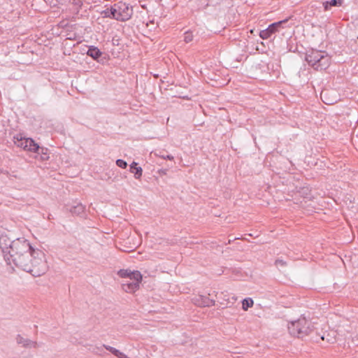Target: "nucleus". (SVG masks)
I'll return each mask as SVG.
<instances>
[{
  "label": "nucleus",
  "instance_id": "obj_1",
  "mask_svg": "<svg viewBox=\"0 0 358 358\" xmlns=\"http://www.w3.org/2000/svg\"><path fill=\"white\" fill-rule=\"evenodd\" d=\"M0 248L3 254L5 261L13 270L14 269V266L12 265L13 262L22 264V256L31 250H36L24 238H18L10 241L7 236L0 238Z\"/></svg>",
  "mask_w": 358,
  "mask_h": 358
},
{
  "label": "nucleus",
  "instance_id": "obj_2",
  "mask_svg": "<svg viewBox=\"0 0 358 358\" xmlns=\"http://www.w3.org/2000/svg\"><path fill=\"white\" fill-rule=\"evenodd\" d=\"M21 258L22 264L13 262L12 265L29 273L34 277L43 275L48 269L45 254L39 249L31 250Z\"/></svg>",
  "mask_w": 358,
  "mask_h": 358
},
{
  "label": "nucleus",
  "instance_id": "obj_3",
  "mask_svg": "<svg viewBox=\"0 0 358 358\" xmlns=\"http://www.w3.org/2000/svg\"><path fill=\"white\" fill-rule=\"evenodd\" d=\"M305 59L316 71L326 70L331 64V57L326 52L314 49L306 52Z\"/></svg>",
  "mask_w": 358,
  "mask_h": 358
},
{
  "label": "nucleus",
  "instance_id": "obj_4",
  "mask_svg": "<svg viewBox=\"0 0 358 358\" xmlns=\"http://www.w3.org/2000/svg\"><path fill=\"white\" fill-rule=\"evenodd\" d=\"M289 334L297 338H303L308 336L314 329L313 323L305 317H301L296 320L288 323Z\"/></svg>",
  "mask_w": 358,
  "mask_h": 358
},
{
  "label": "nucleus",
  "instance_id": "obj_5",
  "mask_svg": "<svg viewBox=\"0 0 358 358\" xmlns=\"http://www.w3.org/2000/svg\"><path fill=\"white\" fill-rule=\"evenodd\" d=\"M293 17V15H291L285 20L271 24L266 29L260 31L259 36L264 40L268 39L276 32L280 31L282 29L291 27L294 24H288V22L292 20Z\"/></svg>",
  "mask_w": 358,
  "mask_h": 358
},
{
  "label": "nucleus",
  "instance_id": "obj_6",
  "mask_svg": "<svg viewBox=\"0 0 358 358\" xmlns=\"http://www.w3.org/2000/svg\"><path fill=\"white\" fill-rule=\"evenodd\" d=\"M115 8V20L124 22L129 20L133 15V8L125 3L119 2L114 4Z\"/></svg>",
  "mask_w": 358,
  "mask_h": 358
},
{
  "label": "nucleus",
  "instance_id": "obj_7",
  "mask_svg": "<svg viewBox=\"0 0 358 358\" xmlns=\"http://www.w3.org/2000/svg\"><path fill=\"white\" fill-rule=\"evenodd\" d=\"M64 208L66 211L71 213L72 215L77 216H81L85 213V206L76 201L66 203L64 206Z\"/></svg>",
  "mask_w": 358,
  "mask_h": 358
},
{
  "label": "nucleus",
  "instance_id": "obj_8",
  "mask_svg": "<svg viewBox=\"0 0 358 358\" xmlns=\"http://www.w3.org/2000/svg\"><path fill=\"white\" fill-rule=\"evenodd\" d=\"M117 275L120 278H128L131 280L141 281L142 275L138 271H131L129 269H120L117 272Z\"/></svg>",
  "mask_w": 358,
  "mask_h": 358
},
{
  "label": "nucleus",
  "instance_id": "obj_9",
  "mask_svg": "<svg viewBox=\"0 0 358 358\" xmlns=\"http://www.w3.org/2000/svg\"><path fill=\"white\" fill-rule=\"evenodd\" d=\"M193 301L195 305L201 307H210L215 303L214 299H211L206 295H198L194 298Z\"/></svg>",
  "mask_w": 358,
  "mask_h": 358
},
{
  "label": "nucleus",
  "instance_id": "obj_10",
  "mask_svg": "<svg viewBox=\"0 0 358 358\" xmlns=\"http://www.w3.org/2000/svg\"><path fill=\"white\" fill-rule=\"evenodd\" d=\"M16 342L18 344L22 345V347L25 348H37L41 345L36 341H31L29 338H25L20 334H18L16 337Z\"/></svg>",
  "mask_w": 358,
  "mask_h": 358
},
{
  "label": "nucleus",
  "instance_id": "obj_11",
  "mask_svg": "<svg viewBox=\"0 0 358 358\" xmlns=\"http://www.w3.org/2000/svg\"><path fill=\"white\" fill-rule=\"evenodd\" d=\"M141 281L133 280L132 282H127L122 284V289L128 293H134L139 289V283Z\"/></svg>",
  "mask_w": 358,
  "mask_h": 358
},
{
  "label": "nucleus",
  "instance_id": "obj_12",
  "mask_svg": "<svg viewBox=\"0 0 358 358\" xmlns=\"http://www.w3.org/2000/svg\"><path fill=\"white\" fill-rule=\"evenodd\" d=\"M87 55L94 60L99 62V59L102 56L103 52L97 47L92 45L88 48Z\"/></svg>",
  "mask_w": 358,
  "mask_h": 358
},
{
  "label": "nucleus",
  "instance_id": "obj_13",
  "mask_svg": "<svg viewBox=\"0 0 358 358\" xmlns=\"http://www.w3.org/2000/svg\"><path fill=\"white\" fill-rule=\"evenodd\" d=\"M24 143L27 145V147H26L25 150H28L30 152L39 153L40 150V146L35 143V141L31 138H25Z\"/></svg>",
  "mask_w": 358,
  "mask_h": 358
},
{
  "label": "nucleus",
  "instance_id": "obj_14",
  "mask_svg": "<svg viewBox=\"0 0 358 358\" xmlns=\"http://www.w3.org/2000/svg\"><path fill=\"white\" fill-rule=\"evenodd\" d=\"M129 171L131 173L134 174V178L136 179H140L142 176L143 169L141 167L138 166V163L133 162L130 164Z\"/></svg>",
  "mask_w": 358,
  "mask_h": 358
},
{
  "label": "nucleus",
  "instance_id": "obj_15",
  "mask_svg": "<svg viewBox=\"0 0 358 358\" xmlns=\"http://www.w3.org/2000/svg\"><path fill=\"white\" fill-rule=\"evenodd\" d=\"M115 8L114 7V5L113 6H110V8H107L103 11L101 12V15L103 17H109L111 19L115 20Z\"/></svg>",
  "mask_w": 358,
  "mask_h": 358
},
{
  "label": "nucleus",
  "instance_id": "obj_16",
  "mask_svg": "<svg viewBox=\"0 0 358 358\" xmlns=\"http://www.w3.org/2000/svg\"><path fill=\"white\" fill-rule=\"evenodd\" d=\"M14 138L15 139V144L17 147L22 148L24 150L26 149V147H27V145L24 143L26 138H22V136H20V135H17Z\"/></svg>",
  "mask_w": 358,
  "mask_h": 358
},
{
  "label": "nucleus",
  "instance_id": "obj_17",
  "mask_svg": "<svg viewBox=\"0 0 358 358\" xmlns=\"http://www.w3.org/2000/svg\"><path fill=\"white\" fill-rule=\"evenodd\" d=\"M103 346L107 350L110 352L113 355H115V357H117L118 358H121V357H122L124 355L123 352H120L119 350H117L116 348H115L112 346L106 345H104Z\"/></svg>",
  "mask_w": 358,
  "mask_h": 358
},
{
  "label": "nucleus",
  "instance_id": "obj_18",
  "mask_svg": "<svg viewBox=\"0 0 358 358\" xmlns=\"http://www.w3.org/2000/svg\"><path fill=\"white\" fill-rule=\"evenodd\" d=\"M254 304V301L251 298H246L242 301V308L244 310H247L249 308L252 307Z\"/></svg>",
  "mask_w": 358,
  "mask_h": 358
},
{
  "label": "nucleus",
  "instance_id": "obj_19",
  "mask_svg": "<svg viewBox=\"0 0 358 358\" xmlns=\"http://www.w3.org/2000/svg\"><path fill=\"white\" fill-rule=\"evenodd\" d=\"M193 34L192 31H187L184 34V41L187 43H190L193 41Z\"/></svg>",
  "mask_w": 358,
  "mask_h": 358
},
{
  "label": "nucleus",
  "instance_id": "obj_20",
  "mask_svg": "<svg viewBox=\"0 0 358 358\" xmlns=\"http://www.w3.org/2000/svg\"><path fill=\"white\" fill-rule=\"evenodd\" d=\"M48 149L47 148H41L40 147V150H39V153L38 154H41V159L43 160H46L49 158V156H48Z\"/></svg>",
  "mask_w": 358,
  "mask_h": 358
},
{
  "label": "nucleus",
  "instance_id": "obj_21",
  "mask_svg": "<svg viewBox=\"0 0 358 358\" xmlns=\"http://www.w3.org/2000/svg\"><path fill=\"white\" fill-rule=\"evenodd\" d=\"M274 264L276 267H285L287 265V262L284 261L281 259H275Z\"/></svg>",
  "mask_w": 358,
  "mask_h": 358
},
{
  "label": "nucleus",
  "instance_id": "obj_22",
  "mask_svg": "<svg viewBox=\"0 0 358 358\" xmlns=\"http://www.w3.org/2000/svg\"><path fill=\"white\" fill-rule=\"evenodd\" d=\"M116 165L122 169H126L127 166V163L126 161L119 159L116 160Z\"/></svg>",
  "mask_w": 358,
  "mask_h": 358
},
{
  "label": "nucleus",
  "instance_id": "obj_23",
  "mask_svg": "<svg viewBox=\"0 0 358 358\" xmlns=\"http://www.w3.org/2000/svg\"><path fill=\"white\" fill-rule=\"evenodd\" d=\"M331 7L332 6H341L343 3V0H330L328 3Z\"/></svg>",
  "mask_w": 358,
  "mask_h": 358
},
{
  "label": "nucleus",
  "instance_id": "obj_24",
  "mask_svg": "<svg viewBox=\"0 0 358 358\" xmlns=\"http://www.w3.org/2000/svg\"><path fill=\"white\" fill-rule=\"evenodd\" d=\"M70 1L77 6V9L80 8L83 5V0H70Z\"/></svg>",
  "mask_w": 358,
  "mask_h": 358
},
{
  "label": "nucleus",
  "instance_id": "obj_25",
  "mask_svg": "<svg viewBox=\"0 0 358 358\" xmlns=\"http://www.w3.org/2000/svg\"><path fill=\"white\" fill-rule=\"evenodd\" d=\"M159 156L164 159L173 160V159H174L173 156H172L171 155H164L163 154V155H159Z\"/></svg>",
  "mask_w": 358,
  "mask_h": 358
},
{
  "label": "nucleus",
  "instance_id": "obj_26",
  "mask_svg": "<svg viewBox=\"0 0 358 358\" xmlns=\"http://www.w3.org/2000/svg\"><path fill=\"white\" fill-rule=\"evenodd\" d=\"M328 3H329V1L323 2V6H324V10H329L331 9V6Z\"/></svg>",
  "mask_w": 358,
  "mask_h": 358
},
{
  "label": "nucleus",
  "instance_id": "obj_27",
  "mask_svg": "<svg viewBox=\"0 0 358 358\" xmlns=\"http://www.w3.org/2000/svg\"><path fill=\"white\" fill-rule=\"evenodd\" d=\"M301 192H302V193H303V194H306V196H304L305 198H307V197H308V193L310 192V191H309L308 188L303 187V188L301 189Z\"/></svg>",
  "mask_w": 358,
  "mask_h": 358
},
{
  "label": "nucleus",
  "instance_id": "obj_28",
  "mask_svg": "<svg viewBox=\"0 0 358 358\" xmlns=\"http://www.w3.org/2000/svg\"><path fill=\"white\" fill-rule=\"evenodd\" d=\"M231 300H232L231 303H233V302H234V301H236V296H232V297H231Z\"/></svg>",
  "mask_w": 358,
  "mask_h": 358
},
{
  "label": "nucleus",
  "instance_id": "obj_29",
  "mask_svg": "<svg viewBox=\"0 0 358 358\" xmlns=\"http://www.w3.org/2000/svg\"><path fill=\"white\" fill-rule=\"evenodd\" d=\"M324 94H325V93H324V92H322L321 93V96H322Z\"/></svg>",
  "mask_w": 358,
  "mask_h": 358
},
{
  "label": "nucleus",
  "instance_id": "obj_30",
  "mask_svg": "<svg viewBox=\"0 0 358 358\" xmlns=\"http://www.w3.org/2000/svg\"><path fill=\"white\" fill-rule=\"evenodd\" d=\"M321 338H322V340H324V336H322L321 337Z\"/></svg>",
  "mask_w": 358,
  "mask_h": 358
},
{
  "label": "nucleus",
  "instance_id": "obj_31",
  "mask_svg": "<svg viewBox=\"0 0 358 358\" xmlns=\"http://www.w3.org/2000/svg\"><path fill=\"white\" fill-rule=\"evenodd\" d=\"M357 39H358V36H357Z\"/></svg>",
  "mask_w": 358,
  "mask_h": 358
}]
</instances>
